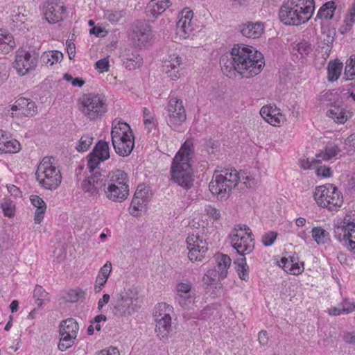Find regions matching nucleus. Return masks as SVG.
<instances>
[{"mask_svg":"<svg viewBox=\"0 0 355 355\" xmlns=\"http://www.w3.org/2000/svg\"><path fill=\"white\" fill-rule=\"evenodd\" d=\"M264 64L261 53L243 44H235L230 54L223 55L220 60L221 70L229 78L236 74L243 78L253 77L261 72Z\"/></svg>","mask_w":355,"mask_h":355,"instance_id":"1","label":"nucleus"},{"mask_svg":"<svg viewBox=\"0 0 355 355\" xmlns=\"http://www.w3.org/2000/svg\"><path fill=\"white\" fill-rule=\"evenodd\" d=\"M194 146L191 139H187L173 159L171 167L172 180L188 190L193 185L194 175L191 160Z\"/></svg>","mask_w":355,"mask_h":355,"instance_id":"2","label":"nucleus"},{"mask_svg":"<svg viewBox=\"0 0 355 355\" xmlns=\"http://www.w3.org/2000/svg\"><path fill=\"white\" fill-rule=\"evenodd\" d=\"M314 9V0H288L280 8L279 19L286 25L299 26L311 17Z\"/></svg>","mask_w":355,"mask_h":355,"instance_id":"3","label":"nucleus"},{"mask_svg":"<svg viewBox=\"0 0 355 355\" xmlns=\"http://www.w3.org/2000/svg\"><path fill=\"white\" fill-rule=\"evenodd\" d=\"M53 160L52 157H45L39 164L35 173L39 184L49 190L56 189L62 181L60 170L53 165Z\"/></svg>","mask_w":355,"mask_h":355,"instance_id":"4","label":"nucleus"},{"mask_svg":"<svg viewBox=\"0 0 355 355\" xmlns=\"http://www.w3.org/2000/svg\"><path fill=\"white\" fill-rule=\"evenodd\" d=\"M313 198L318 206L329 210H336L343 203L341 192L331 184L317 187L313 193Z\"/></svg>","mask_w":355,"mask_h":355,"instance_id":"5","label":"nucleus"},{"mask_svg":"<svg viewBox=\"0 0 355 355\" xmlns=\"http://www.w3.org/2000/svg\"><path fill=\"white\" fill-rule=\"evenodd\" d=\"M81 110L90 120L101 118L107 111V99L103 94L89 93L79 99Z\"/></svg>","mask_w":355,"mask_h":355,"instance_id":"6","label":"nucleus"},{"mask_svg":"<svg viewBox=\"0 0 355 355\" xmlns=\"http://www.w3.org/2000/svg\"><path fill=\"white\" fill-rule=\"evenodd\" d=\"M335 238L351 250H355V214L347 213L338 225L334 229Z\"/></svg>","mask_w":355,"mask_h":355,"instance_id":"7","label":"nucleus"},{"mask_svg":"<svg viewBox=\"0 0 355 355\" xmlns=\"http://www.w3.org/2000/svg\"><path fill=\"white\" fill-rule=\"evenodd\" d=\"M171 306L166 303L159 304L155 312L154 317L156 321L155 331L157 336L162 340H167L171 331V317L170 312Z\"/></svg>","mask_w":355,"mask_h":355,"instance_id":"8","label":"nucleus"},{"mask_svg":"<svg viewBox=\"0 0 355 355\" xmlns=\"http://www.w3.org/2000/svg\"><path fill=\"white\" fill-rule=\"evenodd\" d=\"M138 299L128 294H119L114 299L112 311L116 317H129L138 311Z\"/></svg>","mask_w":355,"mask_h":355,"instance_id":"9","label":"nucleus"},{"mask_svg":"<svg viewBox=\"0 0 355 355\" xmlns=\"http://www.w3.org/2000/svg\"><path fill=\"white\" fill-rule=\"evenodd\" d=\"M187 119L182 101L177 98H171L166 107V119L167 124L175 129Z\"/></svg>","mask_w":355,"mask_h":355,"instance_id":"10","label":"nucleus"},{"mask_svg":"<svg viewBox=\"0 0 355 355\" xmlns=\"http://www.w3.org/2000/svg\"><path fill=\"white\" fill-rule=\"evenodd\" d=\"M111 137L113 147L122 143L128 144V141L131 145H135V137L130 126L116 119L112 121Z\"/></svg>","mask_w":355,"mask_h":355,"instance_id":"11","label":"nucleus"},{"mask_svg":"<svg viewBox=\"0 0 355 355\" xmlns=\"http://www.w3.org/2000/svg\"><path fill=\"white\" fill-rule=\"evenodd\" d=\"M37 59L38 54L35 51L31 53L26 50L19 49L15 55L13 67L16 69L19 75L24 76L35 68Z\"/></svg>","mask_w":355,"mask_h":355,"instance_id":"12","label":"nucleus"},{"mask_svg":"<svg viewBox=\"0 0 355 355\" xmlns=\"http://www.w3.org/2000/svg\"><path fill=\"white\" fill-rule=\"evenodd\" d=\"M187 245L189 250L188 257L191 261H201L207 250L205 239L198 234H190L187 238Z\"/></svg>","mask_w":355,"mask_h":355,"instance_id":"13","label":"nucleus"},{"mask_svg":"<svg viewBox=\"0 0 355 355\" xmlns=\"http://www.w3.org/2000/svg\"><path fill=\"white\" fill-rule=\"evenodd\" d=\"M45 19L51 24L62 21L66 16V10L59 0H47L43 6Z\"/></svg>","mask_w":355,"mask_h":355,"instance_id":"14","label":"nucleus"},{"mask_svg":"<svg viewBox=\"0 0 355 355\" xmlns=\"http://www.w3.org/2000/svg\"><path fill=\"white\" fill-rule=\"evenodd\" d=\"M225 178L222 177H217L214 174L213 178L209 182V189L213 195L216 196L217 198L220 200H227L230 193H232L234 187H230V184Z\"/></svg>","mask_w":355,"mask_h":355,"instance_id":"15","label":"nucleus"},{"mask_svg":"<svg viewBox=\"0 0 355 355\" xmlns=\"http://www.w3.org/2000/svg\"><path fill=\"white\" fill-rule=\"evenodd\" d=\"M105 175L97 172L85 179L82 182V189L85 192L89 193L91 196H98L99 191L105 186Z\"/></svg>","mask_w":355,"mask_h":355,"instance_id":"16","label":"nucleus"},{"mask_svg":"<svg viewBox=\"0 0 355 355\" xmlns=\"http://www.w3.org/2000/svg\"><path fill=\"white\" fill-rule=\"evenodd\" d=\"M191 288L192 284L189 281L179 282L176 286L177 294L175 299L184 309H189L194 302V296L191 294Z\"/></svg>","mask_w":355,"mask_h":355,"instance_id":"17","label":"nucleus"},{"mask_svg":"<svg viewBox=\"0 0 355 355\" xmlns=\"http://www.w3.org/2000/svg\"><path fill=\"white\" fill-rule=\"evenodd\" d=\"M182 59L176 53L170 54L168 58L164 61L163 65V71L173 80H175L180 78L182 74L181 64Z\"/></svg>","mask_w":355,"mask_h":355,"instance_id":"18","label":"nucleus"},{"mask_svg":"<svg viewBox=\"0 0 355 355\" xmlns=\"http://www.w3.org/2000/svg\"><path fill=\"white\" fill-rule=\"evenodd\" d=\"M17 116H32L37 113V106L32 100L21 97L18 98L11 107Z\"/></svg>","mask_w":355,"mask_h":355,"instance_id":"19","label":"nucleus"},{"mask_svg":"<svg viewBox=\"0 0 355 355\" xmlns=\"http://www.w3.org/2000/svg\"><path fill=\"white\" fill-rule=\"evenodd\" d=\"M231 243L237 253L244 257L252 252L254 248V243L248 240V238L239 233H233L231 236Z\"/></svg>","mask_w":355,"mask_h":355,"instance_id":"20","label":"nucleus"},{"mask_svg":"<svg viewBox=\"0 0 355 355\" xmlns=\"http://www.w3.org/2000/svg\"><path fill=\"white\" fill-rule=\"evenodd\" d=\"M152 37L151 26L146 21H139L132 37L135 44L139 46H144Z\"/></svg>","mask_w":355,"mask_h":355,"instance_id":"21","label":"nucleus"},{"mask_svg":"<svg viewBox=\"0 0 355 355\" xmlns=\"http://www.w3.org/2000/svg\"><path fill=\"white\" fill-rule=\"evenodd\" d=\"M122 60L124 67L128 70H134L143 64V58L139 53V50L136 48L125 49Z\"/></svg>","mask_w":355,"mask_h":355,"instance_id":"22","label":"nucleus"},{"mask_svg":"<svg viewBox=\"0 0 355 355\" xmlns=\"http://www.w3.org/2000/svg\"><path fill=\"white\" fill-rule=\"evenodd\" d=\"M193 16V11L189 8L184 9L181 12V17L176 24L177 34L182 37H187L192 31L191 20Z\"/></svg>","mask_w":355,"mask_h":355,"instance_id":"23","label":"nucleus"},{"mask_svg":"<svg viewBox=\"0 0 355 355\" xmlns=\"http://www.w3.org/2000/svg\"><path fill=\"white\" fill-rule=\"evenodd\" d=\"M260 114L266 121L274 126H279L284 119L280 110L276 106H263L260 110Z\"/></svg>","mask_w":355,"mask_h":355,"instance_id":"24","label":"nucleus"},{"mask_svg":"<svg viewBox=\"0 0 355 355\" xmlns=\"http://www.w3.org/2000/svg\"><path fill=\"white\" fill-rule=\"evenodd\" d=\"M103 191L106 197L113 201L117 202H121L124 201L129 195V187L120 186H105Z\"/></svg>","mask_w":355,"mask_h":355,"instance_id":"25","label":"nucleus"},{"mask_svg":"<svg viewBox=\"0 0 355 355\" xmlns=\"http://www.w3.org/2000/svg\"><path fill=\"white\" fill-rule=\"evenodd\" d=\"M105 186H114L119 187L123 186L129 187L128 184V177L127 173L122 170L113 171L107 175V178H105Z\"/></svg>","mask_w":355,"mask_h":355,"instance_id":"26","label":"nucleus"},{"mask_svg":"<svg viewBox=\"0 0 355 355\" xmlns=\"http://www.w3.org/2000/svg\"><path fill=\"white\" fill-rule=\"evenodd\" d=\"M263 32V25L261 22H248L241 26V34L248 38H258Z\"/></svg>","mask_w":355,"mask_h":355,"instance_id":"27","label":"nucleus"},{"mask_svg":"<svg viewBox=\"0 0 355 355\" xmlns=\"http://www.w3.org/2000/svg\"><path fill=\"white\" fill-rule=\"evenodd\" d=\"M214 257L216 262L215 270L218 272L219 279H223L227 277V269L231 265L232 260L228 255L223 253H217Z\"/></svg>","mask_w":355,"mask_h":355,"instance_id":"28","label":"nucleus"},{"mask_svg":"<svg viewBox=\"0 0 355 355\" xmlns=\"http://www.w3.org/2000/svg\"><path fill=\"white\" fill-rule=\"evenodd\" d=\"M171 5L170 0H150L147 6V11L153 17H157Z\"/></svg>","mask_w":355,"mask_h":355,"instance_id":"29","label":"nucleus"},{"mask_svg":"<svg viewBox=\"0 0 355 355\" xmlns=\"http://www.w3.org/2000/svg\"><path fill=\"white\" fill-rule=\"evenodd\" d=\"M20 149V144L16 139H9L0 132V153H15Z\"/></svg>","mask_w":355,"mask_h":355,"instance_id":"30","label":"nucleus"},{"mask_svg":"<svg viewBox=\"0 0 355 355\" xmlns=\"http://www.w3.org/2000/svg\"><path fill=\"white\" fill-rule=\"evenodd\" d=\"M341 150L339 147L333 142H329L327 144L323 151H321L320 154L317 155L318 162L321 160L328 161L333 157H336Z\"/></svg>","mask_w":355,"mask_h":355,"instance_id":"31","label":"nucleus"},{"mask_svg":"<svg viewBox=\"0 0 355 355\" xmlns=\"http://www.w3.org/2000/svg\"><path fill=\"white\" fill-rule=\"evenodd\" d=\"M214 175L217 177L227 178L226 179L228 181L227 182L230 184V187H235L238 185L239 182L241 181V173L237 172L236 169H225L222 171L220 174L215 172Z\"/></svg>","mask_w":355,"mask_h":355,"instance_id":"32","label":"nucleus"},{"mask_svg":"<svg viewBox=\"0 0 355 355\" xmlns=\"http://www.w3.org/2000/svg\"><path fill=\"white\" fill-rule=\"evenodd\" d=\"M336 9L335 2L329 1L324 3L319 9L316 17L324 19H331Z\"/></svg>","mask_w":355,"mask_h":355,"instance_id":"33","label":"nucleus"},{"mask_svg":"<svg viewBox=\"0 0 355 355\" xmlns=\"http://www.w3.org/2000/svg\"><path fill=\"white\" fill-rule=\"evenodd\" d=\"M234 263L236 266V270L239 278L243 281L248 282L249 279V267L244 257L237 258Z\"/></svg>","mask_w":355,"mask_h":355,"instance_id":"34","label":"nucleus"},{"mask_svg":"<svg viewBox=\"0 0 355 355\" xmlns=\"http://www.w3.org/2000/svg\"><path fill=\"white\" fill-rule=\"evenodd\" d=\"M343 63L338 60L330 61L328 64V80L331 82L337 80L340 76Z\"/></svg>","mask_w":355,"mask_h":355,"instance_id":"35","label":"nucleus"},{"mask_svg":"<svg viewBox=\"0 0 355 355\" xmlns=\"http://www.w3.org/2000/svg\"><path fill=\"white\" fill-rule=\"evenodd\" d=\"M349 112L344 108L334 107L327 112V116L332 118L335 121L340 123H344L349 117Z\"/></svg>","mask_w":355,"mask_h":355,"instance_id":"36","label":"nucleus"},{"mask_svg":"<svg viewBox=\"0 0 355 355\" xmlns=\"http://www.w3.org/2000/svg\"><path fill=\"white\" fill-rule=\"evenodd\" d=\"M63 59V54L59 51H45L41 55V61L43 64L53 65L60 62Z\"/></svg>","mask_w":355,"mask_h":355,"instance_id":"37","label":"nucleus"},{"mask_svg":"<svg viewBox=\"0 0 355 355\" xmlns=\"http://www.w3.org/2000/svg\"><path fill=\"white\" fill-rule=\"evenodd\" d=\"M92 152L99 157L101 161L104 162L110 158L109 144L105 141L100 140L96 144Z\"/></svg>","mask_w":355,"mask_h":355,"instance_id":"38","label":"nucleus"},{"mask_svg":"<svg viewBox=\"0 0 355 355\" xmlns=\"http://www.w3.org/2000/svg\"><path fill=\"white\" fill-rule=\"evenodd\" d=\"M77 336H72L71 334L66 333V331H60V342L58 343V349L61 351H65L71 347L74 343V340Z\"/></svg>","mask_w":355,"mask_h":355,"instance_id":"39","label":"nucleus"},{"mask_svg":"<svg viewBox=\"0 0 355 355\" xmlns=\"http://www.w3.org/2000/svg\"><path fill=\"white\" fill-rule=\"evenodd\" d=\"M312 237L318 244H324L329 241V233L321 227H315L311 231Z\"/></svg>","mask_w":355,"mask_h":355,"instance_id":"40","label":"nucleus"},{"mask_svg":"<svg viewBox=\"0 0 355 355\" xmlns=\"http://www.w3.org/2000/svg\"><path fill=\"white\" fill-rule=\"evenodd\" d=\"M78 329V324L73 318L63 320L60 325V331H66L72 336H77Z\"/></svg>","mask_w":355,"mask_h":355,"instance_id":"41","label":"nucleus"},{"mask_svg":"<svg viewBox=\"0 0 355 355\" xmlns=\"http://www.w3.org/2000/svg\"><path fill=\"white\" fill-rule=\"evenodd\" d=\"M216 270H209L207 272L205 277L202 279V281L205 284L207 285V289H216L217 284V278H216Z\"/></svg>","mask_w":355,"mask_h":355,"instance_id":"42","label":"nucleus"},{"mask_svg":"<svg viewBox=\"0 0 355 355\" xmlns=\"http://www.w3.org/2000/svg\"><path fill=\"white\" fill-rule=\"evenodd\" d=\"M293 49L297 50L302 57H305L313 51V46L309 41L302 40L297 44H293Z\"/></svg>","mask_w":355,"mask_h":355,"instance_id":"43","label":"nucleus"},{"mask_svg":"<svg viewBox=\"0 0 355 355\" xmlns=\"http://www.w3.org/2000/svg\"><path fill=\"white\" fill-rule=\"evenodd\" d=\"M355 76V55H352L346 62V66L344 72V78L345 80H353Z\"/></svg>","mask_w":355,"mask_h":355,"instance_id":"44","label":"nucleus"},{"mask_svg":"<svg viewBox=\"0 0 355 355\" xmlns=\"http://www.w3.org/2000/svg\"><path fill=\"white\" fill-rule=\"evenodd\" d=\"M147 203V201L133 197L129 208L130 214L133 216H138L139 211H142Z\"/></svg>","mask_w":355,"mask_h":355,"instance_id":"45","label":"nucleus"},{"mask_svg":"<svg viewBox=\"0 0 355 355\" xmlns=\"http://www.w3.org/2000/svg\"><path fill=\"white\" fill-rule=\"evenodd\" d=\"M87 168L89 170V172L92 173L91 175H94L97 172H100L98 171V165L100 164L101 159L99 157H98L94 152H91L87 157Z\"/></svg>","mask_w":355,"mask_h":355,"instance_id":"46","label":"nucleus"},{"mask_svg":"<svg viewBox=\"0 0 355 355\" xmlns=\"http://www.w3.org/2000/svg\"><path fill=\"white\" fill-rule=\"evenodd\" d=\"M124 16L122 10H105L103 18L110 22L112 24H116Z\"/></svg>","mask_w":355,"mask_h":355,"instance_id":"47","label":"nucleus"},{"mask_svg":"<svg viewBox=\"0 0 355 355\" xmlns=\"http://www.w3.org/2000/svg\"><path fill=\"white\" fill-rule=\"evenodd\" d=\"M143 113L145 128L147 130L148 132H150L153 129L156 128V120L148 109L145 107Z\"/></svg>","mask_w":355,"mask_h":355,"instance_id":"48","label":"nucleus"},{"mask_svg":"<svg viewBox=\"0 0 355 355\" xmlns=\"http://www.w3.org/2000/svg\"><path fill=\"white\" fill-rule=\"evenodd\" d=\"M1 207L6 216L9 218L12 217L15 213V205L14 202L10 198H4L1 204Z\"/></svg>","mask_w":355,"mask_h":355,"instance_id":"49","label":"nucleus"},{"mask_svg":"<svg viewBox=\"0 0 355 355\" xmlns=\"http://www.w3.org/2000/svg\"><path fill=\"white\" fill-rule=\"evenodd\" d=\"M116 144V147L114 149L117 155L121 157L128 156L132 151L135 145H131L130 141H128V144L125 143Z\"/></svg>","mask_w":355,"mask_h":355,"instance_id":"50","label":"nucleus"},{"mask_svg":"<svg viewBox=\"0 0 355 355\" xmlns=\"http://www.w3.org/2000/svg\"><path fill=\"white\" fill-rule=\"evenodd\" d=\"M85 292L81 288H77L76 289L70 290L66 297L65 299L69 302H76L80 299L84 298Z\"/></svg>","mask_w":355,"mask_h":355,"instance_id":"51","label":"nucleus"},{"mask_svg":"<svg viewBox=\"0 0 355 355\" xmlns=\"http://www.w3.org/2000/svg\"><path fill=\"white\" fill-rule=\"evenodd\" d=\"M93 137L89 135L82 136L76 146V150L78 152H85L88 150L92 144Z\"/></svg>","mask_w":355,"mask_h":355,"instance_id":"52","label":"nucleus"},{"mask_svg":"<svg viewBox=\"0 0 355 355\" xmlns=\"http://www.w3.org/2000/svg\"><path fill=\"white\" fill-rule=\"evenodd\" d=\"M48 293L41 286H36L33 292V297L35 298L37 305L40 307L43 300H46Z\"/></svg>","mask_w":355,"mask_h":355,"instance_id":"53","label":"nucleus"},{"mask_svg":"<svg viewBox=\"0 0 355 355\" xmlns=\"http://www.w3.org/2000/svg\"><path fill=\"white\" fill-rule=\"evenodd\" d=\"M335 35L336 30L334 28H329L327 31L322 32L320 42L324 43V44L332 46L335 40Z\"/></svg>","mask_w":355,"mask_h":355,"instance_id":"54","label":"nucleus"},{"mask_svg":"<svg viewBox=\"0 0 355 355\" xmlns=\"http://www.w3.org/2000/svg\"><path fill=\"white\" fill-rule=\"evenodd\" d=\"M354 23L355 14L349 11V13L345 19V25L343 26L340 29V33L342 34H345L349 31L352 29L353 24Z\"/></svg>","mask_w":355,"mask_h":355,"instance_id":"55","label":"nucleus"},{"mask_svg":"<svg viewBox=\"0 0 355 355\" xmlns=\"http://www.w3.org/2000/svg\"><path fill=\"white\" fill-rule=\"evenodd\" d=\"M278 234L274 231H269L263 234L261 242L264 246L272 245L277 237Z\"/></svg>","mask_w":355,"mask_h":355,"instance_id":"56","label":"nucleus"},{"mask_svg":"<svg viewBox=\"0 0 355 355\" xmlns=\"http://www.w3.org/2000/svg\"><path fill=\"white\" fill-rule=\"evenodd\" d=\"M134 198L148 202L150 198L148 188L143 185L138 186L135 193Z\"/></svg>","mask_w":355,"mask_h":355,"instance_id":"57","label":"nucleus"},{"mask_svg":"<svg viewBox=\"0 0 355 355\" xmlns=\"http://www.w3.org/2000/svg\"><path fill=\"white\" fill-rule=\"evenodd\" d=\"M340 306L342 307V311L344 314H348L355 311L354 302L348 298L343 299Z\"/></svg>","mask_w":355,"mask_h":355,"instance_id":"58","label":"nucleus"},{"mask_svg":"<svg viewBox=\"0 0 355 355\" xmlns=\"http://www.w3.org/2000/svg\"><path fill=\"white\" fill-rule=\"evenodd\" d=\"M332 46L329 44H324V43L320 42L318 46V53L321 54L322 58L326 60L329 58L331 51Z\"/></svg>","mask_w":355,"mask_h":355,"instance_id":"59","label":"nucleus"},{"mask_svg":"<svg viewBox=\"0 0 355 355\" xmlns=\"http://www.w3.org/2000/svg\"><path fill=\"white\" fill-rule=\"evenodd\" d=\"M204 147L209 154H214L217 151L218 143L212 139H205Z\"/></svg>","mask_w":355,"mask_h":355,"instance_id":"60","label":"nucleus"},{"mask_svg":"<svg viewBox=\"0 0 355 355\" xmlns=\"http://www.w3.org/2000/svg\"><path fill=\"white\" fill-rule=\"evenodd\" d=\"M30 200L32 205L37 208V209H46V205L43 199L38 196L33 195L30 197Z\"/></svg>","mask_w":355,"mask_h":355,"instance_id":"61","label":"nucleus"},{"mask_svg":"<svg viewBox=\"0 0 355 355\" xmlns=\"http://www.w3.org/2000/svg\"><path fill=\"white\" fill-rule=\"evenodd\" d=\"M290 270V272L293 275H297L301 274L304 270V262H300L298 260L295 261L294 263H291V266L287 268Z\"/></svg>","mask_w":355,"mask_h":355,"instance_id":"62","label":"nucleus"},{"mask_svg":"<svg viewBox=\"0 0 355 355\" xmlns=\"http://www.w3.org/2000/svg\"><path fill=\"white\" fill-rule=\"evenodd\" d=\"M112 271V263L110 261H107L99 270L98 276L102 279H104L107 281V279L110 276V274Z\"/></svg>","mask_w":355,"mask_h":355,"instance_id":"63","label":"nucleus"},{"mask_svg":"<svg viewBox=\"0 0 355 355\" xmlns=\"http://www.w3.org/2000/svg\"><path fill=\"white\" fill-rule=\"evenodd\" d=\"M205 211L209 217H212L215 220H219L221 217L219 210L210 205L206 206Z\"/></svg>","mask_w":355,"mask_h":355,"instance_id":"64","label":"nucleus"}]
</instances>
